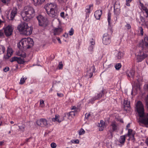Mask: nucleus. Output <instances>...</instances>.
Segmentation results:
<instances>
[{
	"instance_id": "nucleus-1",
	"label": "nucleus",
	"mask_w": 148,
	"mask_h": 148,
	"mask_svg": "<svg viewBox=\"0 0 148 148\" xmlns=\"http://www.w3.org/2000/svg\"><path fill=\"white\" fill-rule=\"evenodd\" d=\"M136 108L138 116L141 118L139 120L140 122L145 125H148V114L145 115L144 107L141 101H138L137 102Z\"/></svg>"
},
{
	"instance_id": "nucleus-2",
	"label": "nucleus",
	"mask_w": 148,
	"mask_h": 148,
	"mask_svg": "<svg viewBox=\"0 0 148 148\" xmlns=\"http://www.w3.org/2000/svg\"><path fill=\"white\" fill-rule=\"evenodd\" d=\"M47 13L49 16L56 18L58 15L57 5L55 3H47L45 6Z\"/></svg>"
},
{
	"instance_id": "nucleus-3",
	"label": "nucleus",
	"mask_w": 148,
	"mask_h": 148,
	"mask_svg": "<svg viewBox=\"0 0 148 148\" xmlns=\"http://www.w3.org/2000/svg\"><path fill=\"white\" fill-rule=\"evenodd\" d=\"M21 14L24 21H28L35 16V10L32 7H25L24 10L21 12Z\"/></svg>"
},
{
	"instance_id": "nucleus-4",
	"label": "nucleus",
	"mask_w": 148,
	"mask_h": 148,
	"mask_svg": "<svg viewBox=\"0 0 148 148\" xmlns=\"http://www.w3.org/2000/svg\"><path fill=\"white\" fill-rule=\"evenodd\" d=\"M144 41L145 43V45H143L142 51H140L138 53L137 58L138 62H140L147 58L148 56V49H146L145 51V48L148 47V37L146 36L144 38Z\"/></svg>"
},
{
	"instance_id": "nucleus-5",
	"label": "nucleus",
	"mask_w": 148,
	"mask_h": 148,
	"mask_svg": "<svg viewBox=\"0 0 148 148\" xmlns=\"http://www.w3.org/2000/svg\"><path fill=\"white\" fill-rule=\"evenodd\" d=\"M34 42L32 38H28L22 39L18 44L17 46L20 49L29 48L33 45Z\"/></svg>"
},
{
	"instance_id": "nucleus-6",
	"label": "nucleus",
	"mask_w": 148,
	"mask_h": 148,
	"mask_svg": "<svg viewBox=\"0 0 148 148\" xmlns=\"http://www.w3.org/2000/svg\"><path fill=\"white\" fill-rule=\"evenodd\" d=\"M18 29L21 33L25 35H29L32 33V28L28 26L27 23H23L18 27Z\"/></svg>"
},
{
	"instance_id": "nucleus-7",
	"label": "nucleus",
	"mask_w": 148,
	"mask_h": 148,
	"mask_svg": "<svg viewBox=\"0 0 148 148\" xmlns=\"http://www.w3.org/2000/svg\"><path fill=\"white\" fill-rule=\"evenodd\" d=\"M39 25L40 26L46 27L48 24L47 19L41 15H39L36 17Z\"/></svg>"
},
{
	"instance_id": "nucleus-8",
	"label": "nucleus",
	"mask_w": 148,
	"mask_h": 148,
	"mask_svg": "<svg viewBox=\"0 0 148 148\" xmlns=\"http://www.w3.org/2000/svg\"><path fill=\"white\" fill-rule=\"evenodd\" d=\"M118 129V127L117 124L115 121H112L110 126V129L108 131L110 133V135L112 136L113 133L114 132H117Z\"/></svg>"
},
{
	"instance_id": "nucleus-9",
	"label": "nucleus",
	"mask_w": 148,
	"mask_h": 148,
	"mask_svg": "<svg viewBox=\"0 0 148 148\" xmlns=\"http://www.w3.org/2000/svg\"><path fill=\"white\" fill-rule=\"evenodd\" d=\"M111 42L110 36L108 33H105L103 34L102 38V42L104 45H108Z\"/></svg>"
},
{
	"instance_id": "nucleus-10",
	"label": "nucleus",
	"mask_w": 148,
	"mask_h": 148,
	"mask_svg": "<svg viewBox=\"0 0 148 148\" xmlns=\"http://www.w3.org/2000/svg\"><path fill=\"white\" fill-rule=\"evenodd\" d=\"M13 28L12 25H8L5 27L4 28V33L6 36H9L12 34Z\"/></svg>"
},
{
	"instance_id": "nucleus-11",
	"label": "nucleus",
	"mask_w": 148,
	"mask_h": 148,
	"mask_svg": "<svg viewBox=\"0 0 148 148\" xmlns=\"http://www.w3.org/2000/svg\"><path fill=\"white\" fill-rule=\"evenodd\" d=\"M37 124L42 127H47L48 126L47 121L45 119H41L36 121Z\"/></svg>"
},
{
	"instance_id": "nucleus-12",
	"label": "nucleus",
	"mask_w": 148,
	"mask_h": 148,
	"mask_svg": "<svg viewBox=\"0 0 148 148\" xmlns=\"http://www.w3.org/2000/svg\"><path fill=\"white\" fill-rule=\"evenodd\" d=\"M17 9L16 8H14L12 10L10 14L8 16V18L9 20H12L15 16L17 15Z\"/></svg>"
},
{
	"instance_id": "nucleus-13",
	"label": "nucleus",
	"mask_w": 148,
	"mask_h": 148,
	"mask_svg": "<svg viewBox=\"0 0 148 148\" xmlns=\"http://www.w3.org/2000/svg\"><path fill=\"white\" fill-rule=\"evenodd\" d=\"M95 69L94 65L90 67L87 69L86 75L91 78L93 75V73L95 72Z\"/></svg>"
},
{
	"instance_id": "nucleus-14",
	"label": "nucleus",
	"mask_w": 148,
	"mask_h": 148,
	"mask_svg": "<svg viewBox=\"0 0 148 148\" xmlns=\"http://www.w3.org/2000/svg\"><path fill=\"white\" fill-rule=\"evenodd\" d=\"M62 31L63 29L61 27L55 28L53 30V34L54 35H58L62 32Z\"/></svg>"
},
{
	"instance_id": "nucleus-15",
	"label": "nucleus",
	"mask_w": 148,
	"mask_h": 148,
	"mask_svg": "<svg viewBox=\"0 0 148 148\" xmlns=\"http://www.w3.org/2000/svg\"><path fill=\"white\" fill-rule=\"evenodd\" d=\"M102 14V10L96 11L94 13V16L97 19L99 20Z\"/></svg>"
},
{
	"instance_id": "nucleus-16",
	"label": "nucleus",
	"mask_w": 148,
	"mask_h": 148,
	"mask_svg": "<svg viewBox=\"0 0 148 148\" xmlns=\"http://www.w3.org/2000/svg\"><path fill=\"white\" fill-rule=\"evenodd\" d=\"M98 126L99 127V131H103L105 127V122L103 120H101L100 121V123L98 124Z\"/></svg>"
},
{
	"instance_id": "nucleus-17",
	"label": "nucleus",
	"mask_w": 148,
	"mask_h": 148,
	"mask_svg": "<svg viewBox=\"0 0 148 148\" xmlns=\"http://www.w3.org/2000/svg\"><path fill=\"white\" fill-rule=\"evenodd\" d=\"M116 5L114 6V14L116 15V17L118 16L120 13V9H119L120 7L119 5L116 4V8H115Z\"/></svg>"
},
{
	"instance_id": "nucleus-18",
	"label": "nucleus",
	"mask_w": 148,
	"mask_h": 148,
	"mask_svg": "<svg viewBox=\"0 0 148 148\" xmlns=\"http://www.w3.org/2000/svg\"><path fill=\"white\" fill-rule=\"evenodd\" d=\"M135 71L134 70L131 69L130 71H127L126 74L128 77H131L132 78H134Z\"/></svg>"
},
{
	"instance_id": "nucleus-19",
	"label": "nucleus",
	"mask_w": 148,
	"mask_h": 148,
	"mask_svg": "<svg viewBox=\"0 0 148 148\" xmlns=\"http://www.w3.org/2000/svg\"><path fill=\"white\" fill-rule=\"evenodd\" d=\"M105 93V90L104 89L102 90L99 93L97 94V95L95 96V97L97 100H99L104 95Z\"/></svg>"
},
{
	"instance_id": "nucleus-20",
	"label": "nucleus",
	"mask_w": 148,
	"mask_h": 148,
	"mask_svg": "<svg viewBox=\"0 0 148 148\" xmlns=\"http://www.w3.org/2000/svg\"><path fill=\"white\" fill-rule=\"evenodd\" d=\"M126 136L125 135L121 136L119 139V141L121 144L123 145L125 143Z\"/></svg>"
},
{
	"instance_id": "nucleus-21",
	"label": "nucleus",
	"mask_w": 148,
	"mask_h": 148,
	"mask_svg": "<svg viewBox=\"0 0 148 148\" xmlns=\"http://www.w3.org/2000/svg\"><path fill=\"white\" fill-rule=\"evenodd\" d=\"M93 7V5L92 4L89 5L86 7L85 12H86V14L90 13L91 10H92Z\"/></svg>"
},
{
	"instance_id": "nucleus-22",
	"label": "nucleus",
	"mask_w": 148,
	"mask_h": 148,
	"mask_svg": "<svg viewBox=\"0 0 148 148\" xmlns=\"http://www.w3.org/2000/svg\"><path fill=\"white\" fill-rule=\"evenodd\" d=\"M13 52V51L11 48L8 47L7 49V53L6 58H9L11 57Z\"/></svg>"
},
{
	"instance_id": "nucleus-23",
	"label": "nucleus",
	"mask_w": 148,
	"mask_h": 148,
	"mask_svg": "<svg viewBox=\"0 0 148 148\" xmlns=\"http://www.w3.org/2000/svg\"><path fill=\"white\" fill-rule=\"evenodd\" d=\"M33 1L34 3V5L36 6L37 5L40 4L42 3L45 1V0H32Z\"/></svg>"
},
{
	"instance_id": "nucleus-24",
	"label": "nucleus",
	"mask_w": 148,
	"mask_h": 148,
	"mask_svg": "<svg viewBox=\"0 0 148 148\" xmlns=\"http://www.w3.org/2000/svg\"><path fill=\"white\" fill-rule=\"evenodd\" d=\"M123 56L124 53L123 52L119 51L116 55V58L118 60H120L123 57Z\"/></svg>"
},
{
	"instance_id": "nucleus-25",
	"label": "nucleus",
	"mask_w": 148,
	"mask_h": 148,
	"mask_svg": "<svg viewBox=\"0 0 148 148\" xmlns=\"http://www.w3.org/2000/svg\"><path fill=\"white\" fill-rule=\"evenodd\" d=\"M17 55L23 58H25L26 56L25 53L24 52L21 51H18L17 52Z\"/></svg>"
},
{
	"instance_id": "nucleus-26",
	"label": "nucleus",
	"mask_w": 148,
	"mask_h": 148,
	"mask_svg": "<svg viewBox=\"0 0 148 148\" xmlns=\"http://www.w3.org/2000/svg\"><path fill=\"white\" fill-rule=\"evenodd\" d=\"M60 116L58 115H56L55 117L52 118V120L54 122L57 121L59 123L61 122V121L59 119Z\"/></svg>"
},
{
	"instance_id": "nucleus-27",
	"label": "nucleus",
	"mask_w": 148,
	"mask_h": 148,
	"mask_svg": "<svg viewBox=\"0 0 148 148\" xmlns=\"http://www.w3.org/2000/svg\"><path fill=\"white\" fill-rule=\"evenodd\" d=\"M124 103L125 108H129L130 107V102L127 100H124Z\"/></svg>"
},
{
	"instance_id": "nucleus-28",
	"label": "nucleus",
	"mask_w": 148,
	"mask_h": 148,
	"mask_svg": "<svg viewBox=\"0 0 148 148\" xmlns=\"http://www.w3.org/2000/svg\"><path fill=\"white\" fill-rule=\"evenodd\" d=\"M141 8L145 12L146 14L145 16L146 17H148V9L145 6H143V5L142 7Z\"/></svg>"
},
{
	"instance_id": "nucleus-29",
	"label": "nucleus",
	"mask_w": 148,
	"mask_h": 148,
	"mask_svg": "<svg viewBox=\"0 0 148 148\" xmlns=\"http://www.w3.org/2000/svg\"><path fill=\"white\" fill-rule=\"evenodd\" d=\"M77 114V113H76L75 112L72 111L69 112V113L67 114V115H68L69 117L71 116L72 117H73Z\"/></svg>"
},
{
	"instance_id": "nucleus-30",
	"label": "nucleus",
	"mask_w": 148,
	"mask_h": 148,
	"mask_svg": "<svg viewBox=\"0 0 148 148\" xmlns=\"http://www.w3.org/2000/svg\"><path fill=\"white\" fill-rule=\"evenodd\" d=\"M111 15V13L110 12H109L108 13V25H109V26H110V25Z\"/></svg>"
},
{
	"instance_id": "nucleus-31",
	"label": "nucleus",
	"mask_w": 148,
	"mask_h": 148,
	"mask_svg": "<svg viewBox=\"0 0 148 148\" xmlns=\"http://www.w3.org/2000/svg\"><path fill=\"white\" fill-rule=\"evenodd\" d=\"M5 51V48L3 45H0V54L4 53Z\"/></svg>"
},
{
	"instance_id": "nucleus-32",
	"label": "nucleus",
	"mask_w": 148,
	"mask_h": 148,
	"mask_svg": "<svg viewBox=\"0 0 148 148\" xmlns=\"http://www.w3.org/2000/svg\"><path fill=\"white\" fill-rule=\"evenodd\" d=\"M27 79V78L25 77H22L21 79L20 82H19V84L21 85L23 84L25 82V80Z\"/></svg>"
},
{
	"instance_id": "nucleus-33",
	"label": "nucleus",
	"mask_w": 148,
	"mask_h": 148,
	"mask_svg": "<svg viewBox=\"0 0 148 148\" xmlns=\"http://www.w3.org/2000/svg\"><path fill=\"white\" fill-rule=\"evenodd\" d=\"M71 109L73 110V111L75 112L76 113H77L78 112V108L75 106H72L71 107Z\"/></svg>"
},
{
	"instance_id": "nucleus-34",
	"label": "nucleus",
	"mask_w": 148,
	"mask_h": 148,
	"mask_svg": "<svg viewBox=\"0 0 148 148\" xmlns=\"http://www.w3.org/2000/svg\"><path fill=\"white\" fill-rule=\"evenodd\" d=\"M121 67V64L120 63H117L115 65V69L117 70H119V69Z\"/></svg>"
},
{
	"instance_id": "nucleus-35",
	"label": "nucleus",
	"mask_w": 148,
	"mask_h": 148,
	"mask_svg": "<svg viewBox=\"0 0 148 148\" xmlns=\"http://www.w3.org/2000/svg\"><path fill=\"white\" fill-rule=\"evenodd\" d=\"M90 45L95 46V41L94 39L92 38L90 39Z\"/></svg>"
},
{
	"instance_id": "nucleus-36",
	"label": "nucleus",
	"mask_w": 148,
	"mask_h": 148,
	"mask_svg": "<svg viewBox=\"0 0 148 148\" xmlns=\"http://www.w3.org/2000/svg\"><path fill=\"white\" fill-rule=\"evenodd\" d=\"M78 132L80 136L82 135L85 133V131L83 128H81Z\"/></svg>"
},
{
	"instance_id": "nucleus-37",
	"label": "nucleus",
	"mask_w": 148,
	"mask_h": 148,
	"mask_svg": "<svg viewBox=\"0 0 148 148\" xmlns=\"http://www.w3.org/2000/svg\"><path fill=\"white\" fill-rule=\"evenodd\" d=\"M132 130L131 129H129L128 130L127 134L126 135H125L126 136V137L127 136L128 137H130V136H131V135H132Z\"/></svg>"
},
{
	"instance_id": "nucleus-38",
	"label": "nucleus",
	"mask_w": 148,
	"mask_h": 148,
	"mask_svg": "<svg viewBox=\"0 0 148 148\" xmlns=\"http://www.w3.org/2000/svg\"><path fill=\"white\" fill-rule=\"evenodd\" d=\"M19 57H14L12 58L11 60H10V61L11 62H13L14 61H18L19 59Z\"/></svg>"
},
{
	"instance_id": "nucleus-39",
	"label": "nucleus",
	"mask_w": 148,
	"mask_h": 148,
	"mask_svg": "<svg viewBox=\"0 0 148 148\" xmlns=\"http://www.w3.org/2000/svg\"><path fill=\"white\" fill-rule=\"evenodd\" d=\"M97 100L95 97H93L91 98L89 100V102L91 103H94V101Z\"/></svg>"
},
{
	"instance_id": "nucleus-40",
	"label": "nucleus",
	"mask_w": 148,
	"mask_h": 148,
	"mask_svg": "<svg viewBox=\"0 0 148 148\" xmlns=\"http://www.w3.org/2000/svg\"><path fill=\"white\" fill-rule=\"evenodd\" d=\"M71 142L73 143L78 144L79 143V141L77 139L76 140H72L71 141L70 143Z\"/></svg>"
},
{
	"instance_id": "nucleus-41",
	"label": "nucleus",
	"mask_w": 148,
	"mask_h": 148,
	"mask_svg": "<svg viewBox=\"0 0 148 148\" xmlns=\"http://www.w3.org/2000/svg\"><path fill=\"white\" fill-rule=\"evenodd\" d=\"M94 46L90 45L89 46L88 48V50H89V51L91 52H92Z\"/></svg>"
},
{
	"instance_id": "nucleus-42",
	"label": "nucleus",
	"mask_w": 148,
	"mask_h": 148,
	"mask_svg": "<svg viewBox=\"0 0 148 148\" xmlns=\"http://www.w3.org/2000/svg\"><path fill=\"white\" fill-rule=\"evenodd\" d=\"M63 65L62 62H60L58 66L59 69H62L63 68Z\"/></svg>"
},
{
	"instance_id": "nucleus-43",
	"label": "nucleus",
	"mask_w": 148,
	"mask_h": 148,
	"mask_svg": "<svg viewBox=\"0 0 148 148\" xmlns=\"http://www.w3.org/2000/svg\"><path fill=\"white\" fill-rule=\"evenodd\" d=\"M40 105L41 107H43L44 106V101L43 100H40Z\"/></svg>"
},
{
	"instance_id": "nucleus-44",
	"label": "nucleus",
	"mask_w": 148,
	"mask_h": 148,
	"mask_svg": "<svg viewBox=\"0 0 148 148\" xmlns=\"http://www.w3.org/2000/svg\"><path fill=\"white\" fill-rule=\"evenodd\" d=\"M132 0H126V4L128 6H130V3L131 2Z\"/></svg>"
},
{
	"instance_id": "nucleus-45",
	"label": "nucleus",
	"mask_w": 148,
	"mask_h": 148,
	"mask_svg": "<svg viewBox=\"0 0 148 148\" xmlns=\"http://www.w3.org/2000/svg\"><path fill=\"white\" fill-rule=\"evenodd\" d=\"M51 146L52 148H55L57 146L56 144L54 143H52L51 144Z\"/></svg>"
},
{
	"instance_id": "nucleus-46",
	"label": "nucleus",
	"mask_w": 148,
	"mask_h": 148,
	"mask_svg": "<svg viewBox=\"0 0 148 148\" xmlns=\"http://www.w3.org/2000/svg\"><path fill=\"white\" fill-rule=\"evenodd\" d=\"M19 59L17 61L18 63L20 64H23L24 62L23 60H22V59L21 58L19 57Z\"/></svg>"
},
{
	"instance_id": "nucleus-47",
	"label": "nucleus",
	"mask_w": 148,
	"mask_h": 148,
	"mask_svg": "<svg viewBox=\"0 0 148 148\" xmlns=\"http://www.w3.org/2000/svg\"><path fill=\"white\" fill-rule=\"evenodd\" d=\"M74 33V30L73 28H71L69 31V34L70 36H72Z\"/></svg>"
},
{
	"instance_id": "nucleus-48",
	"label": "nucleus",
	"mask_w": 148,
	"mask_h": 148,
	"mask_svg": "<svg viewBox=\"0 0 148 148\" xmlns=\"http://www.w3.org/2000/svg\"><path fill=\"white\" fill-rule=\"evenodd\" d=\"M90 116V113H86L85 114V119H88L89 117Z\"/></svg>"
},
{
	"instance_id": "nucleus-49",
	"label": "nucleus",
	"mask_w": 148,
	"mask_h": 148,
	"mask_svg": "<svg viewBox=\"0 0 148 148\" xmlns=\"http://www.w3.org/2000/svg\"><path fill=\"white\" fill-rule=\"evenodd\" d=\"M9 70V68L6 66L3 69V71L5 72H6Z\"/></svg>"
},
{
	"instance_id": "nucleus-50",
	"label": "nucleus",
	"mask_w": 148,
	"mask_h": 148,
	"mask_svg": "<svg viewBox=\"0 0 148 148\" xmlns=\"http://www.w3.org/2000/svg\"><path fill=\"white\" fill-rule=\"evenodd\" d=\"M60 81L57 82L56 81H54L53 82L52 87H53L54 85L56 84L57 83H59Z\"/></svg>"
},
{
	"instance_id": "nucleus-51",
	"label": "nucleus",
	"mask_w": 148,
	"mask_h": 148,
	"mask_svg": "<svg viewBox=\"0 0 148 148\" xmlns=\"http://www.w3.org/2000/svg\"><path fill=\"white\" fill-rule=\"evenodd\" d=\"M125 27L127 28L128 29H130L131 28V26L130 24H127L126 25Z\"/></svg>"
},
{
	"instance_id": "nucleus-52",
	"label": "nucleus",
	"mask_w": 148,
	"mask_h": 148,
	"mask_svg": "<svg viewBox=\"0 0 148 148\" xmlns=\"http://www.w3.org/2000/svg\"><path fill=\"white\" fill-rule=\"evenodd\" d=\"M64 12H62L60 13V16L64 18H65V16H64Z\"/></svg>"
},
{
	"instance_id": "nucleus-53",
	"label": "nucleus",
	"mask_w": 148,
	"mask_h": 148,
	"mask_svg": "<svg viewBox=\"0 0 148 148\" xmlns=\"http://www.w3.org/2000/svg\"><path fill=\"white\" fill-rule=\"evenodd\" d=\"M59 2L60 3H65L66 1V0H58Z\"/></svg>"
},
{
	"instance_id": "nucleus-54",
	"label": "nucleus",
	"mask_w": 148,
	"mask_h": 148,
	"mask_svg": "<svg viewBox=\"0 0 148 148\" xmlns=\"http://www.w3.org/2000/svg\"><path fill=\"white\" fill-rule=\"evenodd\" d=\"M19 129L23 131H24V130L25 127L23 126H19Z\"/></svg>"
},
{
	"instance_id": "nucleus-55",
	"label": "nucleus",
	"mask_w": 148,
	"mask_h": 148,
	"mask_svg": "<svg viewBox=\"0 0 148 148\" xmlns=\"http://www.w3.org/2000/svg\"><path fill=\"white\" fill-rule=\"evenodd\" d=\"M146 103L147 106V108L148 109V95H147L146 99Z\"/></svg>"
},
{
	"instance_id": "nucleus-56",
	"label": "nucleus",
	"mask_w": 148,
	"mask_h": 148,
	"mask_svg": "<svg viewBox=\"0 0 148 148\" xmlns=\"http://www.w3.org/2000/svg\"><path fill=\"white\" fill-rule=\"evenodd\" d=\"M10 0H1V1L4 3H6V2H8Z\"/></svg>"
},
{
	"instance_id": "nucleus-57",
	"label": "nucleus",
	"mask_w": 148,
	"mask_h": 148,
	"mask_svg": "<svg viewBox=\"0 0 148 148\" xmlns=\"http://www.w3.org/2000/svg\"><path fill=\"white\" fill-rule=\"evenodd\" d=\"M3 35V33L1 30H0V37L2 36Z\"/></svg>"
},
{
	"instance_id": "nucleus-58",
	"label": "nucleus",
	"mask_w": 148,
	"mask_h": 148,
	"mask_svg": "<svg viewBox=\"0 0 148 148\" xmlns=\"http://www.w3.org/2000/svg\"><path fill=\"white\" fill-rule=\"evenodd\" d=\"M57 95L59 97H62L63 96V95L61 93H57Z\"/></svg>"
},
{
	"instance_id": "nucleus-59",
	"label": "nucleus",
	"mask_w": 148,
	"mask_h": 148,
	"mask_svg": "<svg viewBox=\"0 0 148 148\" xmlns=\"http://www.w3.org/2000/svg\"><path fill=\"white\" fill-rule=\"evenodd\" d=\"M57 39L59 43H60V44L61 43V41L60 40V38L59 37H57Z\"/></svg>"
},
{
	"instance_id": "nucleus-60",
	"label": "nucleus",
	"mask_w": 148,
	"mask_h": 148,
	"mask_svg": "<svg viewBox=\"0 0 148 148\" xmlns=\"http://www.w3.org/2000/svg\"><path fill=\"white\" fill-rule=\"evenodd\" d=\"M32 138V137H30L29 138H27L26 139V142H25L27 143L29 141V140L31 139Z\"/></svg>"
},
{
	"instance_id": "nucleus-61",
	"label": "nucleus",
	"mask_w": 148,
	"mask_h": 148,
	"mask_svg": "<svg viewBox=\"0 0 148 148\" xmlns=\"http://www.w3.org/2000/svg\"><path fill=\"white\" fill-rule=\"evenodd\" d=\"M96 4L98 5L101 3V0H96Z\"/></svg>"
},
{
	"instance_id": "nucleus-62",
	"label": "nucleus",
	"mask_w": 148,
	"mask_h": 148,
	"mask_svg": "<svg viewBox=\"0 0 148 148\" xmlns=\"http://www.w3.org/2000/svg\"><path fill=\"white\" fill-rule=\"evenodd\" d=\"M132 140H134V136L133 135H132V136H130V138Z\"/></svg>"
},
{
	"instance_id": "nucleus-63",
	"label": "nucleus",
	"mask_w": 148,
	"mask_h": 148,
	"mask_svg": "<svg viewBox=\"0 0 148 148\" xmlns=\"http://www.w3.org/2000/svg\"><path fill=\"white\" fill-rule=\"evenodd\" d=\"M3 23V21L0 19V28L1 27Z\"/></svg>"
},
{
	"instance_id": "nucleus-64",
	"label": "nucleus",
	"mask_w": 148,
	"mask_h": 148,
	"mask_svg": "<svg viewBox=\"0 0 148 148\" xmlns=\"http://www.w3.org/2000/svg\"><path fill=\"white\" fill-rule=\"evenodd\" d=\"M3 143V142L2 141L0 142V146L2 145Z\"/></svg>"
}]
</instances>
